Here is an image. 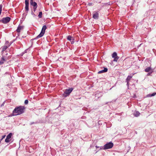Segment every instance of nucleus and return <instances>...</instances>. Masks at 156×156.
Here are the masks:
<instances>
[{"label": "nucleus", "instance_id": "7", "mask_svg": "<svg viewBox=\"0 0 156 156\" xmlns=\"http://www.w3.org/2000/svg\"><path fill=\"white\" fill-rule=\"evenodd\" d=\"M10 18L9 17L4 18L1 20V21L4 23H8L10 20Z\"/></svg>", "mask_w": 156, "mask_h": 156}, {"label": "nucleus", "instance_id": "23", "mask_svg": "<svg viewBox=\"0 0 156 156\" xmlns=\"http://www.w3.org/2000/svg\"><path fill=\"white\" fill-rule=\"evenodd\" d=\"M8 44H11L9 43V42L8 41H6L5 44V45H8Z\"/></svg>", "mask_w": 156, "mask_h": 156}, {"label": "nucleus", "instance_id": "27", "mask_svg": "<svg viewBox=\"0 0 156 156\" xmlns=\"http://www.w3.org/2000/svg\"><path fill=\"white\" fill-rule=\"evenodd\" d=\"M5 135H4V136H2V139H1V140H2L4 138H5Z\"/></svg>", "mask_w": 156, "mask_h": 156}, {"label": "nucleus", "instance_id": "28", "mask_svg": "<svg viewBox=\"0 0 156 156\" xmlns=\"http://www.w3.org/2000/svg\"><path fill=\"white\" fill-rule=\"evenodd\" d=\"M13 50V48H11L10 49V51H12Z\"/></svg>", "mask_w": 156, "mask_h": 156}, {"label": "nucleus", "instance_id": "25", "mask_svg": "<svg viewBox=\"0 0 156 156\" xmlns=\"http://www.w3.org/2000/svg\"><path fill=\"white\" fill-rule=\"evenodd\" d=\"M1 60L2 61H3V62H4L5 61V59L4 57H2L1 58Z\"/></svg>", "mask_w": 156, "mask_h": 156}, {"label": "nucleus", "instance_id": "31", "mask_svg": "<svg viewBox=\"0 0 156 156\" xmlns=\"http://www.w3.org/2000/svg\"><path fill=\"white\" fill-rule=\"evenodd\" d=\"M96 148H98V147H98V146H96Z\"/></svg>", "mask_w": 156, "mask_h": 156}, {"label": "nucleus", "instance_id": "14", "mask_svg": "<svg viewBox=\"0 0 156 156\" xmlns=\"http://www.w3.org/2000/svg\"><path fill=\"white\" fill-rule=\"evenodd\" d=\"M30 4L33 6L34 7L37 6V3L35 2H34L33 1H32H32L30 2Z\"/></svg>", "mask_w": 156, "mask_h": 156}, {"label": "nucleus", "instance_id": "19", "mask_svg": "<svg viewBox=\"0 0 156 156\" xmlns=\"http://www.w3.org/2000/svg\"><path fill=\"white\" fill-rule=\"evenodd\" d=\"M29 0H25V5H29Z\"/></svg>", "mask_w": 156, "mask_h": 156}, {"label": "nucleus", "instance_id": "11", "mask_svg": "<svg viewBox=\"0 0 156 156\" xmlns=\"http://www.w3.org/2000/svg\"><path fill=\"white\" fill-rule=\"evenodd\" d=\"M23 27L22 26H19L16 30L17 32L19 34L21 30L23 29Z\"/></svg>", "mask_w": 156, "mask_h": 156}, {"label": "nucleus", "instance_id": "10", "mask_svg": "<svg viewBox=\"0 0 156 156\" xmlns=\"http://www.w3.org/2000/svg\"><path fill=\"white\" fill-rule=\"evenodd\" d=\"M145 71L146 72H151V73H152L153 72V71L151 69V67H147L146 69H145Z\"/></svg>", "mask_w": 156, "mask_h": 156}, {"label": "nucleus", "instance_id": "16", "mask_svg": "<svg viewBox=\"0 0 156 156\" xmlns=\"http://www.w3.org/2000/svg\"><path fill=\"white\" fill-rule=\"evenodd\" d=\"M140 112H136L135 113H134V116L136 117H137L139 116L140 115Z\"/></svg>", "mask_w": 156, "mask_h": 156}, {"label": "nucleus", "instance_id": "8", "mask_svg": "<svg viewBox=\"0 0 156 156\" xmlns=\"http://www.w3.org/2000/svg\"><path fill=\"white\" fill-rule=\"evenodd\" d=\"M12 135V133H9L6 136V138L5 139V142L6 143H8L10 141V140L11 138V136Z\"/></svg>", "mask_w": 156, "mask_h": 156}, {"label": "nucleus", "instance_id": "32", "mask_svg": "<svg viewBox=\"0 0 156 156\" xmlns=\"http://www.w3.org/2000/svg\"><path fill=\"white\" fill-rule=\"evenodd\" d=\"M34 0H30V2L32 1H32H33Z\"/></svg>", "mask_w": 156, "mask_h": 156}, {"label": "nucleus", "instance_id": "30", "mask_svg": "<svg viewBox=\"0 0 156 156\" xmlns=\"http://www.w3.org/2000/svg\"><path fill=\"white\" fill-rule=\"evenodd\" d=\"M34 122H31V123H30V125H32V124H34Z\"/></svg>", "mask_w": 156, "mask_h": 156}, {"label": "nucleus", "instance_id": "26", "mask_svg": "<svg viewBox=\"0 0 156 156\" xmlns=\"http://www.w3.org/2000/svg\"><path fill=\"white\" fill-rule=\"evenodd\" d=\"M3 63H4L3 61H2V60H1L0 61V64H2Z\"/></svg>", "mask_w": 156, "mask_h": 156}, {"label": "nucleus", "instance_id": "29", "mask_svg": "<svg viewBox=\"0 0 156 156\" xmlns=\"http://www.w3.org/2000/svg\"><path fill=\"white\" fill-rule=\"evenodd\" d=\"M151 72L149 73H148L147 74V76H149L151 74Z\"/></svg>", "mask_w": 156, "mask_h": 156}, {"label": "nucleus", "instance_id": "6", "mask_svg": "<svg viewBox=\"0 0 156 156\" xmlns=\"http://www.w3.org/2000/svg\"><path fill=\"white\" fill-rule=\"evenodd\" d=\"M112 57L113 58H114L113 61L114 62H117L119 58V57L117 55V53L115 52L113 53L112 55Z\"/></svg>", "mask_w": 156, "mask_h": 156}, {"label": "nucleus", "instance_id": "1", "mask_svg": "<svg viewBox=\"0 0 156 156\" xmlns=\"http://www.w3.org/2000/svg\"><path fill=\"white\" fill-rule=\"evenodd\" d=\"M25 108L24 106H20L16 107L13 110L12 116L17 115L23 113Z\"/></svg>", "mask_w": 156, "mask_h": 156}, {"label": "nucleus", "instance_id": "9", "mask_svg": "<svg viewBox=\"0 0 156 156\" xmlns=\"http://www.w3.org/2000/svg\"><path fill=\"white\" fill-rule=\"evenodd\" d=\"M67 39L68 40L71 41V44L74 43V39L73 37L69 35L67 37Z\"/></svg>", "mask_w": 156, "mask_h": 156}, {"label": "nucleus", "instance_id": "2", "mask_svg": "<svg viewBox=\"0 0 156 156\" xmlns=\"http://www.w3.org/2000/svg\"><path fill=\"white\" fill-rule=\"evenodd\" d=\"M47 28L46 25H44L43 26L41 33L35 38V39H37L39 38L42 37L44 34L45 30Z\"/></svg>", "mask_w": 156, "mask_h": 156}, {"label": "nucleus", "instance_id": "5", "mask_svg": "<svg viewBox=\"0 0 156 156\" xmlns=\"http://www.w3.org/2000/svg\"><path fill=\"white\" fill-rule=\"evenodd\" d=\"M99 17V11H95L93 12L92 17L95 19H98Z\"/></svg>", "mask_w": 156, "mask_h": 156}, {"label": "nucleus", "instance_id": "12", "mask_svg": "<svg viewBox=\"0 0 156 156\" xmlns=\"http://www.w3.org/2000/svg\"><path fill=\"white\" fill-rule=\"evenodd\" d=\"M11 44H8V45H5L4 46L2 47V51H3L6 50L7 48L9 47Z\"/></svg>", "mask_w": 156, "mask_h": 156}, {"label": "nucleus", "instance_id": "13", "mask_svg": "<svg viewBox=\"0 0 156 156\" xmlns=\"http://www.w3.org/2000/svg\"><path fill=\"white\" fill-rule=\"evenodd\" d=\"M107 71H108V69L106 68L105 67L104 70L99 71L98 72V73H99V74L101 73H102L107 72Z\"/></svg>", "mask_w": 156, "mask_h": 156}, {"label": "nucleus", "instance_id": "15", "mask_svg": "<svg viewBox=\"0 0 156 156\" xmlns=\"http://www.w3.org/2000/svg\"><path fill=\"white\" fill-rule=\"evenodd\" d=\"M132 76H128L126 79V81L127 82V84H128V83L129 81L130 80L131 78H132Z\"/></svg>", "mask_w": 156, "mask_h": 156}, {"label": "nucleus", "instance_id": "4", "mask_svg": "<svg viewBox=\"0 0 156 156\" xmlns=\"http://www.w3.org/2000/svg\"><path fill=\"white\" fill-rule=\"evenodd\" d=\"M113 146V144L112 142H110L106 144L104 146V149L105 150L110 149L112 148Z\"/></svg>", "mask_w": 156, "mask_h": 156}, {"label": "nucleus", "instance_id": "22", "mask_svg": "<svg viewBox=\"0 0 156 156\" xmlns=\"http://www.w3.org/2000/svg\"><path fill=\"white\" fill-rule=\"evenodd\" d=\"M28 101L27 100H26L25 101H24V103L26 104V105H27L28 104Z\"/></svg>", "mask_w": 156, "mask_h": 156}, {"label": "nucleus", "instance_id": "17", "mask_svg": "<svg viewBox=\"0 0 156 156\" xmlns=\"http://www.w3.org/2000/svg\"><path fill=\"white\" fill-rule=\"evenodd\" d=\"M42 12H39V14L38 15V17L39 18H41L42 17Z\"/></svg>", "mask_w": 156, "mask_h": 156}, {"label": "nucleus", "instance_id": "24", "mask_svg": "<svg viewBox=\"0 0 156 156\" xmlns=\"http://www.w3.org/2000/svg\"><path fill=\"white\" fill-rule=\"evenodd\" d=\"M37 7V6L34 7L33 9H34V12H35L36 11Z\"/></svg>", "mask_w": 156, "mask_h": 156}, {"label": "nucleus", "instance_id": "20", "mask_svg": "<svg viewBox=\"0 0 156 156\" xmlns=\"http://www.w3.org/2000/svg\"><path fill=\"white\" fill-rule=\"evenodd\" d=\"M156 94V93H154L150 95V96H154Z\"/></svg>", "mask_w": 156, "mask_h": 156}, {"label": "nucleus", "instance_id": "18", "mask_svg": "<svg viewBox=\"0 0 156 156\" xmlns=\"http://www.w3.org/2000/svg\"><path fill=\"white\" fill-rule=\"evenodd\" d=\"M25 8L26 10L28 11L29 10V5H25Z\"/></svg>", "mask_w": 156, "mask_h": 156}, {"label": "nucleus", "instance_id": "3", "mask_svg": "<svg viewBox=\"0 0 156 156\" xmlns=\"http://www.w3.org/2000/svg\"><path fill=\"white\" fill-rule=\"evenodd\" d=\"M73 90V88H71L68 89H66L64 93L62 94V96L66 97L68 96L72 92Z\"/></svg>", "mask_w": 156, "mask_h": 156}, {"label": "nucleus", "instance_id": "21", "mask_svg": "<svg viewBox=\"0 0 156 156\" xmlns=\"http://www.w3.org/2000/svg\"><path fill=\"white\" fill-rule=\"evenodd\" d=\"M93 5V3H88L87 4V5L89 6H91L92 5Z\"/></svg>", "mask_w": 156, "mask_h": 156}]
</instances>
